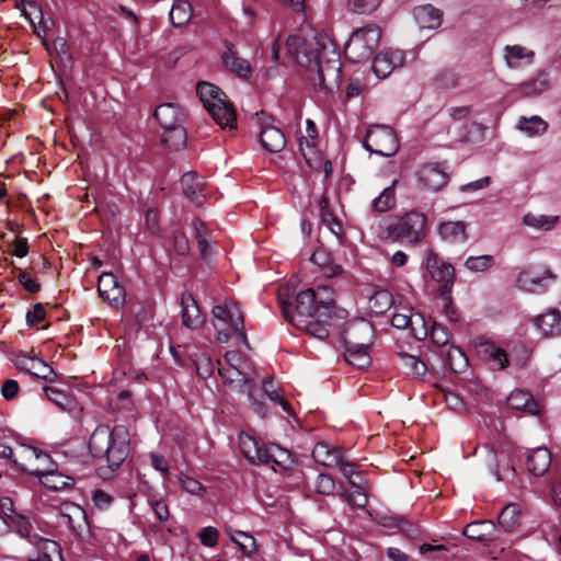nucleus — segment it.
Returning a JSON list of instances; mask_svg holds the SVG:
<instances>
[{
  "label": "nucleus",
  "instance_id": "nucleus-61",
  "mask_svg": "<svg viewBox=\"0 0 561 561\" xmlns=\"http://www.w3.org/2000/svg\"><path fill=\"white\" fill-rule=\"evenodd\" d=\"M431 340L434 344L438 346H445L448 344L450 340V334L448 330L438 323H433L431 331H430Z\"/></svg>",
  "mask_w": 561,
  "mask_h": 561
},
{
  "label": "nucleus",
  "instance_id": "nucleus-42",
  "mask_svg": "<svg viewBox=\"0 0 561 561\" xmlns=\"http://www.w3.org/2000/svg\"><path fill=\"white\" fill-rule=\"evenodd\" d=\"M520 510L516 504H507L499 515V525L505 531H512L519 525Z\"/></svg>",
  "mask_w": 561,
  "mask_h": 561
},
{
  "label": "nucleus",
  "instance_id": "nucleus-24",
  "mask_svg": "<svg viewBox=\"0 0 561 561\" xmlns=\"http://www.w3.org/2000/svg\"><path fill=\"white\" fill-rule=\"evenodd\" d=\"M551 453L546 447H537L529 451L527 456V469L528 471L536 476L540 477L545 474L551 465Z\"/></svg>",
  "mask_w": 561,
  "mask_h": 561
},
{
  "label": "nucleus",
  "instance_id": "nucleus-18",
  "mask_svg": "<svg viewBox=\"0 0 561 561\" xmlns=\"http://www.w3.org/2000/svg\"><path fill=\"white\" fill-rule=\"evenodd\" d=\"M181 185L183 194L195 205H202L208 196V190L204 179L194 172L183 174Z\"/></svg>",
  "mask_w": 561,
  "mask_h": 561
},
{
  "label": "nucleus",
  "instance_id": "nucleus-10",
  "mask_svg": "<svg viewBox=\"0 0 561 561\" xmlns=\"http://www.w3.org/2000/svg\"><path fill=\"white\" fill-rule=\"evenodd\" d=\"M364 147L371 153L392 157L399 150V140L391 127L373 125L367 129Z\"/></svg>",
  "mask_w": 561,
  "mask_h": 561
},
{
  "label": "nucleus",
  "instance_id": "nucleus-63",
  "mask_svg": "<svg viewBox=\"0 0 561 561\" xmlns=\"http://www.w3.org/2000/svg\"><path fill=\"white\" fill-rule=\"evenodd\" d=\"M334 467L340 469L341 473L348 480L350 484L351 481H358L360 479L356 471L355 463L345 459L343 455H341V461H339Z\"/></svg>",
  "mask_w": 561,
  "mask_h": 561
},
{
  "label": "nucleus",
  "instance_id": "nucleus-27",
  "mask_svg": "<svg viewBox=\"0 0 561 561\" xmlns=\"http://www.w3.org/2000/svg\"><path fill=\"white\" fill-rule=\"evenodd\" d=\"M479 355L489 363L492 369L502 370L507 366L506 352L492 342H484L479 345Z\"/></svg>",
  "mask_w": 561,
  "mask_h": 561
},
{
  "label": "nucleus",
  "instance_id": "nucleus-43",
  "mask_svg": "<svg viewBox=\"0 0 561 561\" xmlns=\"http://www.w3.org/2000/svg\"><path fill=\"white\" fill-rule=\"evenodd\" d=\"M192 18V7L186 0H176L171 10L170 19L174 26L185 25Z\"/></svg>",
  "mask_w": 561,
  "mask_h": 561
},
{
  "label": "nucleus",
  "instance_id": "nucleus-32",
  "mask_svg": "<svg viewBox=\"0 0 561 561\" xmlns=\"http://www.w3.org/2000/svg\"><path fill=\"white\" fill-rule=\"evenodd\" d=\"M549 88V73L546 70H539L536 75L520 82L516 91L524 95H537L545 92Z\"/></svg>",
  "mask_w": 561,
  "mask_h": 561
},
{
  "label": "nucleus",
  "instance_id": "nucleus-59",
  "mask_svg": "<svg viewBox=\"0 0 561 561\" xmlns=\"http://www.w3.org/2000/svg\"><path fill=\"white\" fill-rule=\"evenodd\" d=\"M448 365L451 370L460 373L467 367V358L458 347H450L447 355Z\"/></svg>",
  "mask_w": 561,
  "mask_h": 561
},
{
  "label": "nucleus",
  "instance_id": "nucleus-22",
  "mask_svg": "<svg viewBox=\"0 0 561 561\" xmlns=\"http://www.w3.org/2000/svg\"><path fill=\"white\" fill-rule=\"evenodd\" d=\"M413 16L422 30H436L443 23V11L432 4L416 7L413 10Z\"/></svg>",
  "mask_w": 561,
  "mask_h": 561
},
{
  "label": "nucleus",
  "instance_id": "nucleus-25",
  "mask_svg": "<svg viewBox=\"0 0 561 561\" xmlns=\"http://www.w3.org/2000/svg\"><path fill=\"white\" fill-rule=\"evenodd\" d=\"M182 322L188 329H197L203 324L199 308L190 293L181 296Z\"/></svg>",
  "mask_w": 561,
  "mask_h": 561
},
{
  "label": "nucleus",
  "instance_id": "nucleus-34",
  "mask_svg": "<svg viewBox=\"0 0 561 561\" xmlns=\"http://www.w3.org/2000/svg\"><path fill=\"white\" fill-rule=\"evenodd\" d=\"M222 61L227 69L236 73L240 78H249L251 76V66L248 60L240 58L237 53L229 47L222 55Z\"/></svg>",
  "mask_w": 561,
  "mask_h": 561
},
{
  "label": "nucleus",
  "instance_id": "nucleus-47",
  "mask_svg": "<svg viewBox=\"0 0 561 561\" xmlns=\"http://www.w3.org/2000/svg\"><path fill=\"white\" fill-rule=\"evenodd\" d=\"M369 305L374 312L382 313L391 307L392 295L386 289L375 290L369 296Z\"/></svg>",
  "mask_w": 561,
  "mask_h": 561
},
{
  "label": "nucleus",
  "instance_id": "nucleus-26",
  "mask_svg": "<svg viewBox=\"0 0 561 561\" xmlns=\"http://www.w3.org/2000/svg\"><path fill=\"white\" fill-rule=\"evenodd\" d=\"M534 321L542 336L561 335V313L559 310L551 309L536 317Z\"/></svg>",
  "mask_w": 561,
  "mask_h": 561
},
{
  "label": "nucleus",
  "instance_id": "nucleus-55",
  "mask_svg": "<svg viewBox=\"0 0 561 561\" xmlns=\"http://www.w3.org/2000/svg\"><path fill=\"white\" fill-rule=\"evenodd\" d=\"M436 85L444 90L455 89L459 84L458 75L449 69L439 71L435 77Z\"/></svg>",
  "mask_w": 561,
  "mask_h": 561
},
{
  "label": "nucleus",
  "instance_id": "nucleus-58",
  "mask_svg": "<svg viewBox=\"0 0 561 561\" xmlns=\"http://www.w3.org/2000/svg\"><path fill=\"white\" fill-rule=\"evenodd\" d=\"M306 137L299 139V149L304 156H306L305 146L307 149L312 150L314 147V140L318 137V130L316 124L311 119L306 122Z\"/></svg>",
  "mask_w": 561,
  "mask_h": 561
},
{
  "label": "nucleus",
  "instance_id": "nucleus-51",
  "mask_svg": "<svg viewBox=\"0 0 561 561\" xmlns=\"http://www.w3.org/2000/svg\"><path fill=\"white\" fill-rule=\"evenodd\" d=\"M495 259L493 255H478V256H469L465 265L469 271L472 272H484L493 266Z\"/></svg>",
  "mask_w": 561,
  "mask_h": 561
},
{
  "label": "nucleus",
  "instance_id": "nucleus-35",
  "mask_svg": "<svg viewBox=\"0 0 561 561\" xmlns=\"http://www.w3.org/2000/svg\"><path fill=\"white\" fill-rule=\"evenodd\" d=\"M22 368L30 375H33L48 382H54L57 378V375L54 371V369L44 360L38 358H27L23 363Z\"/></svg>",
  "mask_w": 561,
  "mask_h": 561
},
{
  "label": "nucleus",
  "instance_id": "nucleus-21",
  "mask_svg": "<svg viewBox=\"0 0 561 561\" xmlns=\"http://www.w3.org/2000/svg\"><path fill=\"white\" fill-rule=\"evenodd\" d=\"M419 181L424 187L436 192L447 183V173L438 164H425L419 171Z\"/></svg>",
  "mask_w": 561,
  "mask_h": 561
},
{
  "label": "nucleus",
  "instance_id": "nucleus-46",
  "mask_svg": "<svg viewBox=\"0 0 561 561\" xmlns=\"http://www.w3.org/2000/svg\"><path fill=\"white\" fill-rule=\"evenodd\" d=\"M397 181H393L392 185L383 188V191L374 199L373 206L374 209L383 213L391 209L396 205V193H394V184Z\"/></svg>",
  "mask_w": 561,
  "mask_h": 561
},
{
  "label": "nucleus",
  "instance_id": "nucleus-57",
  "mask_svg": "<svg viewBox=\"0 0 561 561\" xmlns=\"http://www.w3.org/2000/svg\"><path fill=\"white\" fill-rule=\"evenodd\" d=\"M38 550L41 552V556L36 560H30V561H53L50 553H57L59 554V547L56 541L48 540V539H39L37 542Z\"/></svg>",
  "mask_w": 561,
  "mask_h": 561
},
{
  "label": "nucleus",
  "instance_id": "nucleus-16",
  "mask_svg": "<svg viewBox=\"0 0 561 561\" xmlns=\"http://www.w3.org/2000/svg\"><path fill=\"white\" fill-rule=\"evenodd\" d=\"M217 363L219 365L218 373L224 382L232 389L244 392L252 398V389L255 388V383L247 376L243 369L234 367L227 368L222 365L221 360H218Z\"/></svg>",
  "mask_w": 561,
  "mask_h": 561
},
{
  "label": "nucleus",
  "instance_id": "nucleus-19",
  "mask_svg": "<svg viewBox=\"0 0 561 561\" xmlns=\"http://www.w3.org/2000/svg\"><path fill=\"white\" fill-rule=\"evenodd\" d=\"M21 469L28 471L31 474L37 477L44 486L54 491L67 488L72 481L71 478L62 476L54 468H27L26 466L22 465Z\"/></svg>",
  "mask_w": 561,
  "mask_h": 561
},
{
  "label": "nucleus",
  "instance_id": "nucleus-50",
  "mask_svg": "<svg viewBox=\"0 0 561 561\" xmlns=\"http://www.w3.org/2000/svg\"><path fill=\"white\" fill-rule=\"evenodd\" d=\"M192 226L195 233V239L197 242V245L204 247V245H210L211 243L217 244L220 242L219 239L214 237L205 227L204 222H202L199 219H194L192 221Z\"/></svg>",
  "mask_w": 561,
  "mask_h": 561
},
{
  "label": "nucleus",
  "instance_id": "nucleus-12",
  "mask_svg": "<svg viewBox=\"0 0 561 561\" xmlns=\"http://www.w3.org/2000/svg\"><path fill=\"white\" fill-rule=\"evenodd\" d=\"M553 279L554 276L549 270L528 266L517 274L515 286L526 293L542 294L547 288V282Z\"/></svg>",
  "mask_w": 561,
  "mask_h": 561
},
{
  "label": "nucleus",
  "instance_id": "nucleus-40",
  "mask_svg": "<svg viewBox=\"0 0 561 561\" xmlns=\"http://www.w3.org/2000/svg\"><path fill=\"white\" fill-rule=\"evenodd\" d=\"M351 485L355 489L354 492L348 493L345 491L342 493V496L350 505L364 508L368 503L365 493L368 488V483L363 479H359L358 481H351Z\"/></svg>",
  "mask_w": 561,
  "mask_h": 561
},
{
  "label": "nucleus",
  "instance_id": "nucleus-28",
  "mask_svg": "<svg viewBox=\"0 0 561 561\" xmlns=\"http://www.w3.org/2000/svg\"><path fill=\"white\" fill-rule=\"evenodd\" d=\"M507 405L517 411H523L528 415H537L539 413V405L534 400L533 396L525 390H514L507 398Z\"/></svg>",
  "mask_w": 561,
  "mask_h": 561
},
{
  "label": "nucleus",
  "instance_id": "nucleus-15",
  "mask_svg": "<svg viewBox=\"0 0 561 561\" xmlns=\"http://www.w3.org/2000/svg\"><path fill=\"white\" fill-rule=\"evenodd\" d=\"M502 56L504 64L508 69L522 70L524 68L530 67L534 64L536 53L534 49L514 44L505 45Z\"/></svg>",
  "mask_w": 561,
  "mask_h": 561
},
{
  "label": "nucleus",
  "instance_id": "nucleus-41",
  "mask_svg": "<svg viewBox=\"0 0 561 561\" xmlns=\"http://www.w3.org/2000/svg\"><path fill=\"white\" fill-rule=\"evenodd\" d=\"M559 221L558 216H546L528 213L523 217V224L538 231L551 230Z\"/></svg>",
  "mask_w": 561,
  "mask_h": 561
},
{
  "label": "nucleus",
  "instance_id": "nucleus-37",
  "mask_svg": "<svg viewBox=\"0 0 561 561\" xmlns=\"http://www.w3.org/2000/svg\"><path fill=\"white\" fill-rule=\"evenodd\" d=\"M320 216L323 226L327 231L336 237V240L341 241L342 224L336 216L333 215L329 208L327 197L322 196L320 199Z\"/></svg>",
  "mask_w": 561,
  "mask_h": 561
},
{
  "label": "nucleus",
  "instance_id": "nucleus-4",
  "mask_svg": "<svg viewBox=\"0 0 561 561\" xmlns=\"http://www.w3.org/2000/svg\"><path fill=\"white\" fill-rule=\"evenodd\" d=\"M426 217L411 210L400 217H389L378 227V237L383 242L415 244L425 236Z\"/></svg>",
  "mask_w": 561,
  "mask_h": 561
},
{
  "label": "nucleus",
  "instance_id": "nucleus-20",
  "mask_svg": "<svg viewBox=\"0 0 561 561\" xmlns=\"http://www.w3.org/2000/svg\"><path fill=\"white\" fill-rule=\"evenodd\" d=\"M98 290L100 296L111 304L119 305L124 302L125 290L117 283L115 276L112 273H103L99 277Z\"/></svg>",
  "mask_w": 561,
  "mask_h": 561
},
{
  "label": "nucleus",
  "instance_id": "nucleus-56",
  "mask_svg": "<svg viewBox=\"0 0 561 561\" xmlns=\"http://www.w3.org/2000/svg\"><path fill=\"white\" fill-rule=\"evenodd\" d=\"M263 390L264 393L274 402H277L282 405L283 410L290 414L289 404L283 400L280 394L278 393V388L274 385L273 378L268 377L263 380Z\"/></svg>",
  "mask_w": 561,
  "mask_h": 561
},
{
  "label": "nucleus",
  "instance_id": "nucleus-52",
  "mask_svg": "<svg viewBox=\"0 0 561 561\" xmlns=\"http://www.w3.org/2000/svg\"><path fill=\"white\" fill-rule=\"evenodd\" d=\"M8 528L14 530L21 538H28L31 534V523L20 514L13 516L4 524Z\"/></svg>",
  "mask_w": 561,
  "mask_h": 561
},
{
  "label": "nucleus",
  "instance_id": "nucleus-13",
  "mask_svg": "<svg viewBox=\"0 0 561 561\" xmlns=\"http://www.w3.org/2000/svg\"><path fill=\"white\" fill-rule=\"evenodd\" d=\"M346 347L370 346L374 341V328L365 319L350 322L344 330Z\"/></svg>",
  "mask_w": 561,
  "mask_h": 561
},
{
  "label": "nucleus",
  "instance_id": "nucleus-8",
  "mask_svg": "<svg viewBox=\"0 0 561 561\" xmlns=\"http://www.w3.org/2000/svg\"><path fill=\"white\" fill-rule=\"evenodd\" d=\"M196 93L204 107L221 128L236 127L234 111L227 101L226 94L218 87L209 82H199Z\"/></svg>",
  "mask_w": 561,
  "mask_h": 561
},
{
  "label": "nucleus",
  "instance_id": "nucleus-39",
  "mask_svg": "<svg viewBox=\"0 0 561 561\" xmlns=\"http://www.w3.org/2000/svg\"><path fill=\"white\" fill-rule=\"evenodd\" d=\"M438 232L442 239L449 243L466 241L465 224L462 221H448L439 226Z\"/></svg>",
  "mask_w": 561,
  "mask_h": 561
},
{
  "label": "nucleus",
  "instance_id": "nucleus-36",
  "mask_svg": "<svg viewBox=\"0 0 561 561\" xmlns=\"http://www.w3.org/2000/svg\"><path fill=\"white\" fill-rule=\"evenodd\" d=\"M330 318L324 317H316L313 319H297V325L298 329H304L307 331L308 334L311 336L324 341L329 336V330L327 325V321Z\"/></svg>",
  "mask_w": 561,
  "mask_h": 561
},
{
  "label": "nucleus",
  "instance_id": "nucleus-2",
  "mask_svg": "<svg viewBox=\"0 0 561 561\" xmlns=\"http://www.w3.org/2000/svg\"><path fill=\"white\" fill-rule=\"evenodd\" d=\"M279 305L285 319L295 327L298 322L297 319L344 318L345 312L343 309H336L333 291L328 286H318L300 291L295 298L294 308L291 304L280 298Z\"/></svg>",
  "mask_w": 561,
  "mask_h": 561
},
{
  "label": "nucleus",
  "instance_id": "nucleus-45",
  "mask_svg": "<svg viewBox=\"0 0 561 561\" xmlns=\"http://www.w3.org/2000/svg\"><path fill=\"white\" fill-rule=\"evenodd\" d=\"M369 347H346L344 353L345 360L358 368L367 367L370 364V357L367 353Z\"/></svg>",
  "mask_w": 561,
  "mask_h": 561
},
{
  "label": "nucleus",
  "instance_id": "nucleus-54",
  "mask_svg": "<svg viewBox=\"0 0 561 561\" xmlns=\"http://www.w3.org/2000/svg\"><path fill=\"white\" fill-rule=\"evenodd\" d=\"M44 391L47 398L62 410L70 411L72 409V400L61 390L53 387H45Z\"/></svg>",
  "mask_w": 561,
  "mask_h": 561
},
{
  "label": "nucleus",
  "instance_id": "nucleus-30",
  "mask_svg": "<svg viewBox=\"0 0 561 561\" xmlns=\"http://www.w3.org/2000/svg\"><path fill=\"white\" fill-rule=\"evenodd\" d=\"M260 141L268 152H279L286 145L283 131L274 126H263L260 133Z\"/></svg>",
  "mask_w": 561,
  "mask_h": 561
},
{
  "label": "nucleus",
  "instance_id": "nucleus-17",
  "mask_svg": "<svg viewBox=\"0 0 561 561\" xmlns=\"http://www.w3.org/2000/svg\"><path fill=\"white\" fill-rule=\"evenodd\" d=\"M16 8L39 37H44L54 24L50 19L44 20L42 9L34 2L21 1Z\"/></svg>",
  "mask_w": 561,
  "mask_h": 561
},
{
  "label": "nucleus",
  "instance_id": "nucleus-5",
  "mask_svg": "<svg viewBox=\"0 0 561 561\" xmlns=\"http://www.w3.org/2000/svg\"><path fill=\"white\" fill-rule=\"evenodd\" d=\"M238 440L241 453L253 465H272L275 471V467L287 470L294 465L291 453L277 444H265L245 433H240Z\"/></svg>",
  "mask_w": 561,
  "mask_h": 561
},
{
  "label": "nucleus",
  "instance_id": "nucleus-62",
  "mask_svg": "<svg viewBox=\"0 0 561 561\" xmlns=\"http://www.w3.org/2000/svg\"><path fill=\"white\" fill-rule=\"evenodd\" d=\"M314 488L319 494L330 495L335 490V482L331 476L320 473L317 477Z\"/></svg>",
  "mask_w": 561,
  "mask_h": 561
},
{
  "label": "nucleus",
  "instance_id": "nucleus-1",
  "mask_svg": "<svg viewBox=\"0 0 561 561\" xmlns=\"http://www.w3.org/2000/svg\"><path fill=\"white\" fill-rule=\"evenodd\" d=\"M289 55L309 73L312 85L324 92L339 90L341 60L334 43L312 27H302L286 41Z\"/></svg>",
  "mask_w": 561,
  "mask_h": 561
},
{
  "label": "nucleus",
  "instance_id": "nucleus-44",
  "mask_svg": "<svg viewBox=\"0 0 561 561\" xmlns=\"http://www.w3.org/2000/svg\"><path fill=\"white\" fill-rule=\"evenodd\" d=\"M518 128L533 137L542 135L547 130L548 124L541 117L534 115L531 117H520Z\"/></svg>",
  "mask_w": 561,
  "mask_h": 561
},
{
  "label": "nucleus",
  "instance_id": "nucleus-64",
  "mask_svg": "<svg viewBox=\"0 0 561 561\" xmlns=\"http://www.w3.org/2000/svg\"><path fill=\"white\" fill-rule=\"evenodd\" d=\"M23 453L26 454V456L28 458H34L36 461L39 462V468L41 469H46V468H53L54 467V463L50 459V457L41 451V450H37L36 448H33V447H24L23 449Z\"/></svg>",
  "mask_w": 561,
  "mask_h": 561
},
{
  "label": "nucleus",
  "instance_id": "nucleus-11",
  "mask_svg": "<svg viewBox=\"0 0 561 561\" xmlns=\"http://www.w3.org/2000/svg\"><path fill=\"white\" fill-rule=\"evenodd\" d=\"M425 267L431 277L439 284V291L443 297L450 294L455 282V270L450 263L443 261L436 253L430 251Z\"/></svg>",
  "mask_w": 561,
  "mask_h": 561
},
{
  "label": "nucleus",
  "instance_id": "nucleus-29",
  "mask_svg": "<svg viewBox=\"0 0 561 561\" xmlns=\"http://www.w3.org/2000/svg\"><path fill=\"white\" fill-rule=\"evenodd\" d=\"M310 261L318 265L327 277H332L342 272L341 265L334 262L329 248H316L310 255Z\"/></svg>",
  "mask_w": 561,
  "mask_h": 561
},
{
  "label": "nucleus",
  "instance_id": "nucleus-9",
  "mask_svg": "<svg viewBox=\"0 0 561 561\" xmlns=\"http://www.w3.org/2000/svg\"><path fill=\"white\" fill-rule=\"evenodd\" d=\"M380 39V30L375 25L355 30L345 45V55L353 61L358 62L370 58Z\"/></svg>",
  "mask_w": 561,
  "mask_h": 561
},
{
  "label": "nucleus",
  "instance_id": "nucleus-48",
  "mask_svg": "<svg viewBox=\"0 0 561 561\" xmlns=\"http://www.w3.org/2000/svg\"><path fill=\"white\" fill-rule=\"evenodd\" d=\"M399 356L401 365L408 371V374L419 377L425 375L427 370L426 365L416 356L407 353H400Z\"/></svg>",
  "mask_w": 561,
  "mask_h": 561
},
{
  "label": "nucleus",
  "instance_id": "nucleus-23",
  "mask_svg": "<svg viewBox=\"0 0 561 561\" xmlns=\"http://www.w3.org/2000/svg\"><path fill=\"white\" fill-rule=\"evenodd\" d=\"M391 324L400 330L411 328L412 335L420 341L425 339L428 333L425 321L420 314L394 313L391 318Z\"/></svg>",
  "mask_w": 561,
  "mask_h": 561
},
{
  "label": "nucleus",
  "instance_id": "nucleus-60",
  "mask_svg": "<svg viewBox=\"0 0 561 561\" xmlns=\"http://www.w3.org/2000/svg\"><path fill=\"white\" fill-rule=\"evenodd\" d=\"M382 0H350L348 4L353 12L358 14H369L374 12Z\"/></svg>",
  "mask_w": 561,
  "mask_h": 561
},
{
  "label": "nucleus",
  "instance_id": "nucleus-49",
  "mask_svg": "<svg viewBox=\"0 0 561 561\" xmlns=\"http://www.w3.org/2000/svg\"><path fill=\"white\" fill-rule=\"evenodd\" d=\"M192 362L195 366L196 374L206 379L213 375L214 364L211 358L205 353H197L193 356Z\"/></svg>",
  "mask_w": 561,
  "mask_h": 561
},
{
  "label": "nucleus",
  "instance_id": "nucleus-31",
  "mask_svg": "<svg viewBox=\"0 0 561 561\" xmlns=\"http://www.w3.org/2000/svg\"><path fill=\"white\" fill-rule=\"evenodd\" d=\"M495 533V525L491 520H477L468 524L462 535L469 539L477 541L493 540Z\"/></svg>",
  "mask_w": 561,
  "mask_h": 561
},
{
  "label": "nucleus",
  "instance_id": "nucleus-53",
  "mask_svg": "<svg viewBox=\"0 0 561 561\" xmlns=\"http://www.w3.org/2000/svg\"><path fill=\"white\" fill-rule=\"evenodd\" d=\"M231 539L245 556H251L256 550L255 539L251 535L237 530L231 535Z\"/></svg>",
  "mask_w": 561,
  "mask_h": 561
},
{
  "label": "nucleus",
  "instance_id": "nucleus-14",
  "mask_svg": "<svg viewBox=\"0 0 561 561\" xmlns=\"http://www.w3.org/2000/svg\"><path fill=\"white\" fill-rule=\"evenodd\" d=\"M405 55L400 49H383L374 59L371 69L376 77L387 78L396 68L403 66Z\"/></svg>",
  "mask_w": 561,
  "mask_h": 561
},
{
  "label": "nucleus",
  "instance_id": "nucleus-3",
  "mask_svg": "<svg viewBox=\"0 0 561 561\" xmlns=\"http://www.w3.org/2000/svg\"><path fill=\"white\" fill-rule=\"evenodd\" d=\"M91 456L105 463L100 467V476L108 478L127 458L129 453V433L124 425H117L112 431L105 426L95 428L89 440Z\"/></svg>",
  "mask_w": 561,
  "mask_h": 561
},
{
  "label": "nucleus",
  "instance_id": "nucleus-33",
  "mask_svg": "<svg viewBox=\"0 0 561 561\" xmlns=\"http://www.w3.org/2000/svg\"><path fill=\"white\" fill-rule=\"evenodd\" d=\"M341 450L325 443H318L313 447L312 458L319 465L324 467H334L341 461Z\"/></svg>",
  "mask_w": 561,
  "mask_h": 561
},
{
  "label": "nucleus",
  "instance_id": "nucleus-38",
  "mask_svg": "<svg viewBox=\"0 0 561 561\" xmlns=\"http://www.w3.org/2000/svg\"><path fill=\"white\" fill-rule=\"evenodd\" d=\"M60 515L67 519L68 525L79 530L85 524V512L84 510L75 503H65L60 507Z\"/></svg>",
  "mask_w": 561,
  "mask_h": 561
},
{
  "label": "nucleus",
  "instance_id": "nucleus-6",
  "mask_svg": "<svg viewBox=\"0 0 561 561\" xmlns=\"http://www.w3.org/2000/svg\"><path fill=\"white\" fill-rule=\"evenodd\" d=\"M211 316L219 342L226 343L232 335H237L240 342L248 346L243 313L234 301L225 300L214 306Z\"/></svg>",
  "mask_w": 561,
  "mask_h": 561
},
{
  "label": "nucleus",
  "instance_id": "nucleus-7",
  "mask_svg": "<svg viewBox=\"0 0 561 561\" xmlns=\"http://www.w3.org/2000/svg\"><path fill=\"white\" fill-rule=\"evenodd\" d=\"M153 116L164 129L161 142L170 150L182 149L186 142V133L181 124L184 117L181 108L174 103L160 104Z\"/></svg>",
  "mask_w": 561,
  "mask_h": 561
}]
</instances>
